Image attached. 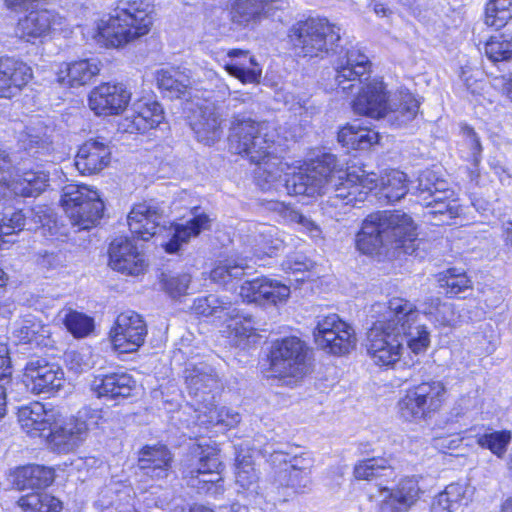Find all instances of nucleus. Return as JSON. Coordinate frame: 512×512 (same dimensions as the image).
<instances>
[{"mask_svg":"<svg viewBox=\"0 0 512 512\" xmlns=\"http://www.w3.org/2000/svg\"><path fill=\"white\" fill-rule=\"evenodd\" d=\"M277 131L271 130V135L266 133L264 136L258 134L259 130H256L255 135H239L235 146L229 138L230 149L237 154L244 153L256 165L254 179L262 191L284 187L291 195L314 197L321 193L328 194L327 207L344 209L363 202L377 187L378 178L375 173H367L362 169L345 171L336 156L329 152H323L311 159L305 169L284 179L283 185L282 175H288L290 165L278 153L284 152L289 146L282 148L279 141L268 139L274 137Z\"/></svg>","mask_w":512,"mask_h":512,"instance_id":"nucleus-1","label":"nucleus"},{"mask_svg":"<svg viewBox=\"0 0 512 512\" xmlns=\"http://www.w3.org/2000/svg\"><path fill=\"white\" fill-rule=\"evenodd\" d=\"M418 315L417 307L403 298L371 306L369 316L373 321L366 347L376 365L393 367L400 360L404 342L414 354L428 348L430 333L425 325L416 324Z\"/></svg>","mask_w":512,"mask_h":512,"instance_id":"nucleus-2","label":"nucleus"},{"mask_svg":"<svg viewBox=\"0 0 512 512\" xmlns=\"http://www.w3.org/2000/svg\"><path fill=\"white\" fill-rule=\"evenodd\" d=\"M416 227L413 219L402 211H378L368 215L357 234L356 246L364 254L379 253L383 247L401 249L406 254L416 251Z\"/></svg>","mask_w":512,"mask_h":512,"instance_id":"nucleus-3","label":"nucleus"},{"mask_svg":"<svg viewBox=\"0 0 512 512\" xmlns=\"http://www.w3.org/2000/svg\"><path fill=\"white\" fill-rule=\"evenodd\" d=\"M152 12L148 0H121L114 14L98 24L97 41L119 48L148 34L153 24Z\"/></svg>","mask_w":512,"mask_h":512,"instance_id":"nucleus-4","label":"nucleus"},{"mask_svg":"<svg viewBox=\"0 0 512 512\" xmlns=\"http://www.w3.org/2000/svg\"><path fill=\"white\" fill-rule=\"evenodd\" d=\"M288 39L296 56L323 58L338 46L340 28L326 18L309 17L289 28Z\"/></svg>","mask_w":512,"mask_h":512,"instance_id":"nucleus-5","label":"nucleus"},{"mask_svg":"<svg viewBox=\"0 0 512 512\" xmlns=\"http://www.w3.org/2000/svg\"><path fill=\"white\" fill-rule=\"evenodd\" d=\"M269 370L273 377L292 381L303 378L310 371V349L296 336L277 339L269 351Z\"/></svg>","mask_w":512,"mask_h":512,"instance_id":"nucleus-6","label":"nucleus"},{"mask_svg":"<svg viewBox=\"0 0 512 512\" xmlns=\"http://www.w3.org/2000/svg\"><path fill=\"white\" fill-rule=\"evenodd\" d=\"M100 418L97 410L84 409L77 417H63L56 413L46 435L49 448L57 453H68L86 438L92 425Z\"/></svg>","mask_w":512,"mask_h":512,"instance_id":"nucleus-7","label":"nucleus"},{"mask_svg":"<svg viewBox=\"0 0 512 512\" xmlns=\"http://www.w3.org/2000/svg\"><path fill=\"white\" fill-rule=\"evenodd\" d=\"M61 204L72 225L80 230L95 226L104 209L99 193L86 185H66L62 190Z\"/></svg>","mask_w":512,"mask_h":512,"instance_id":"nucleus-8","label":"nucleus"},{"mask_svg":"<svg viewBox=\"0 0 512 512\" xmlns=\"http://www.w3.org/2000/svg\"><path fill=\"white\" fill-rule=\"evenodd\" d=\"M446 389L438 380L422 382L407 390L398 403L399 412L407 421H420L436 412L442 405Z\"/></svg>","mask_w":512,"mask_h":512,"instance_id":"nucleus-9","label":"nucleus"},{"mask_svg":"<svg viewBox=\"0 0 512 512\" xmlns=\"http://www.w3.org/2000/svg\"><path fill=\"white\" fill-rule=\"evenodd\" d=\"M218 454L213 448H204L199 445L194 449L183 471L189 486L196 488L200 493L219 492L222 487Z\"/></svg>","mask_w":512,"mask_h":512,"instance_id":"nucleus-10","label":"nucleus"},{"mask_svg":"<svg viewBox=\"0 0 512 512\" xmlns=\"http://www.w3.org/2000/svg\"><path fill=\"white\" fill-rule=\"evenodd\" d=\"M313 336L319 348L333 355H345L356 345L354 329L337 314L319 316Z\"/></svg>","mask_w":512,"mask_h":512,"instance_id":"nucleus-11","label":"nucleus"},{"mask_svg":"<svg viewBox=\"0 0 512 512\" xmlns=\"http://www.w3.org/2000/svg\"><path fill=\"white\" fill-rule=\"evenodd\" d=\"M147 333L142 316L134 311H126L117 316L109 337L115 351L133 353L144 344Z\"/></svg>","mask_w":512,"mask_h":512,"instance_id":"nucleus-12","label":"nucleus"},{"mask_svg":"<svg viewBox=\"0 0 512 512\" xmlns=\"http://www.w3.org/2000/svg\"><path fill=\"white\" fill-rule=\"evenodd\" d=\"M65 19L56 11L41 9L31 11L20 18L15 29L16 35L27 42L44 40L62 29Z\"/></svg>","mask_w":512,"mask_h":512,"instance_id":"nucleus-13","label":"nucleus"},{"mask_svg":"<svg viewBox=\"0 0 512 512\" xmlns=\"http://www.w3.org/2000/svg\"><path fill=\"white\" fill-rule=\"evenodd\" d=\"M238 295L243 302L256 303L262 306L276 305L287 300L290 288L267 277L245 280L239 286Z\"/></svg>","mask_w":512,"mask_h":512,"instance_id":"nucleus-14","label":"nucleus"},{"mask_svg":"<svg viewBox=\"0 0 512 512\" xmlns=\"http://www.w3.org/2000/svg\"><path fill=\"white\" fill-rule=\"evenodd\" d=\"M23 383L35 394L50 393L63 386L64 372L44 359L31 360L25 367Z\"/></svg>","mask_w":512,"mask_h":512,"instance_id":"nucleus-15","label":"nucleus"},{"mask_svg":"<svg viewBox=\"0 0 512 512\" xmlns=\"http://www.w3.org/2000/svg\"><path fill=\"white\" fill-rule=\"evenodd\" d=\"M109 265L122 274L138 276L146 270L145 256L127 237L115 238L109 246Z\"/></svg>","mask_w":512,"mask_h":512,"instance_id":"nucleus-16","label":"nucleus"},{"mask_svg":"<svg viewBox=\"0 0 512 512\" xmlns=\"http://www.w3.org/2000/svg\"><path fill=\"white\" fill-rule=\"evenodd\" d=\"M334 67L337 86L342 92H346L354 87L353 82L361 83L362 77L370 72L371 63L363 52L351 47L336 59Z\"/></svg>","mask_w":512,"mask_h":512,"instance_id":"nucleus-17","label":"nucleus"},{"mask_svg":"<svg viewBox=\"0 0 512 512\" xmlns=\"http://www.w3.org/2000/svg\"><path fill=\"white\" fill-rule=\"evenodd\" d=\"M389 96L384 83L373 79L361 87L352 101V109L358 115L384 120Z\"/></svg>","mask_w":512,"mask_h":512,"instance_id":"nucleus-18","label":"nucleus"},{"mask_svg":"<svg viewBox=\"0 0 512 512\" xmlns=\"http://www.w3.org/2000/svg\"><path fill=\"white\" fill-rule=\"evenodd\" d=\"M420 100L408 89H400L389 96L384 121L389 125H418Z\"/></svg>","mask_w":512,"mask_h":512,"instance_id":"nucleus-19","label":"nucleus"},{"mask_svg":"<svg viewBox=\"0 0 512 512\" xmlns=\"http://www.w3.org/2000/svg\"><path fill=\"white\" fill-rule=\"evenodd\" d=\"M130 96L122 85L104 83L91 91L89 106L97 115L118 114L126 108Z\"/></svg>","mask_w":512,"mask_h":512,"instance_id":"nucleus-20","label":"nucleus"},{"mask_svg":"<svg viewBox=\"0 0 512 512\" xmlns=\"http://www.w3.org/2000/svg\"><path fill=\"white\" fill-rule=\"evenodd\" d=\"M32 78V69L12 57L0 58V97L15 96Z\"/></svg>","mask_w":512,"mask_h":512,"instance_id":"nucleus-21","label":"nucleus"},{"mask_svg":"<svg viewBox=\"0 0 512 512\" xmlns=\"http://www.w3.org/2000/svg\"><path fill=\"white\" fill-rule=\"evenodd\" d=\"M380 490L384 498L379 504L378 512H407L420 495L418 481L414 478L401 480L392 490L387 488Z\"/></svg>","mask_w":512,"mask_h":512,"instance_id":"nucleus-22","label":"nucleus"},{"mask_svg":"<svg viewBox=\"0 0 512 512\" xmlns=\"http://www.w3.org/2000/svg\"><path fill=\"white\" fill-rule=\"evenodd\" d=\"M162 220V211L148 203L135 205L127 216V223L131 233L144 241L157 234Z\"/></svg>","mask_w":512,"mask_h":512,"instance_id":"nucleus-23","label":"nucleus"},{"mask_svg":"<svg viewBox=\"0 0 512 512\" xmlns=\"http://www.w3.org/2000/svg\"><path fill=\"white\" fill-rule=\"evenodd\" d=\"M9 168L10 165L5 169L3 175L6 180H1V185L2 190L12 196L36 197L48 186V174L43 171H27L12 177Z\"/></svg>","mask_w":512,"mask_h":512,"instance_id":"nucleus-24","label":"nucleus"},{"mask_svg":"<svg viewBox=\"0 0 512 512\" xmlns=\"http://www.w3.org/2000/svg\"><path fill=\"white\" fill-rule=\"evenodd\" d=\"M288 5L284 0H236L231 8V19L239 25L256 23L263 14L275 17L273 9H283Z\"/></svg>","mask_w":512,"mask_h":512,"instance_id":"nucleus-25","label":"nucleus"},{"mask_svg":"<svg viewBox=\"0 0 512 512\" xmlns=\"http://www.w3.org/2000/svg\"><path fill=\"white\" fill-rule=\"evenodd\" d=\"M136 381L127 373L99 375L91 383V389L98 397L119 401L132 395Z\"/></svg>","mask_w":512,"mask_h":512,"instance_id":"nucleus-26","label":"nucleus"},{"mask_svg":"<svg viewBox=\"0 0 512 512\" xmlns=\"http://www.w3.org/2000/svg\"><path fill=\"white\" fill-rule=\"evenodd\" d=\"M109 147L98 140L86 141L78 150L75 166L81 174H95L110 162Z\"/></svg>","mask_w":512,"mask_h":512,"instance_id":"nucleus-27","label":"nucleus"},{"mask_svg":"<svg viewBox=\"0 0 512 512\" xmlns=\"http://www.w3.org/2000/svg\"><path fill=\"white\" fill-rule=\"evenodd\" d=\"M172 456L164 445L145 446L139 453L138 467L153 480L167 477Z\"/></svg>","mask_w":512,"mask_h":512,"instance_id":"nucleus-28","label":"nucleus"},{"mask_svg":"<svg viewBox=\"0 0 512 512\" xmlns=\"http://www.w3.org/2000/svg\"><path fill=\"white\" fill-rule=\"evenodd\" d=\"M55 414L54 410H47L42 403L34 402L19 409L18 420L21 428L28 435L44 436Z\"/></svg>","mask_w":512,"mask_h":512,"instance_id":"nucleus-29","label":"nucleus"},{"mask_svg":"<svg viewBox=\"0 0 512 512\" xmlns=\"http://www.w3.org/2000/svg\"><path fill=\"white\" fill-rule=\"evenodd\" d=\"M433 194L428 200L420 201L427 211L425 216L429 217L430 221L435 225L449 224L450 220L459 216L461 206L455 198V193L451 189V195Z\"/></svg>","mask_w":512,"mask_h":512,"instance_id":"nucleus-30","label":"nucleus"},{"mask_svg":"<svg viewBox=\"0 0 512 512\" xmlns=\"http://www.w3.org/2000/svg\"><path fill=\"white\" fill-rule=\"evenodd\" d=\"M473 496V488L464 482L450 483L436 495L432 502L433 512H456L467 505Z\"/></svg>","mask_w":512,"mask_h":512,"instance_id":"nucleus-31","label":"nucleus"},{"mask_svg":"<svg viewBox=\"0 0 512 512\" xmlns=\"http://www.w3.org/2000/svg\"><path fill=\"white\" fill-rule=\"evenodd\" d=\"M12 336L19 344L48 345L50 329L35 315L28 314L14 323Z\"/></svg>","mask_w":512,"mask_h":512,"instance_id":"nucleus-32","label":"nucleus"},{"mask_svg":"<svg viewBox=\"0 0 512 512\" xmlns=\"http://www.w3.org/2000/svg\"><path fill=\"white\" fill-rule=\"evenodd\" d=\"M227 56L231 58L230 63H226V72L239 79L242 83H259L262 68L256 62L248 51L241 49H231Z\"/></svg>","mask_w":512,"mask_h":512,"instance_id":"nucleus-33","label":"nucleus"},{"mask_svg":"<svg viewBox=\"0 0 512 512\" xmlns=\"http://www.w3.org/2000/svg\"><path fill=\"white\" fill-rule=\"evenodd\" d=\"M210 219L204 214H193V217L185 223H175L173 227V235L163 247L168 253L177 252L180 247L187 243L192 237H196L204 229L209 226Z\"/></svg>","mask_w":512,"mask_h":512,"instance_id":"nucleus-34","label":"nucleus"},{"mask_svg":"<svg viewBox=\"0 0 512 512\" xmlns=\"http://www.w3.org/2000/svg\"><path fill=\"white\" fill-rule=\"evenodd\" d=\"M132 118L134 128H157L165 120L163 107L157 101L139 100L133 104V109L127 111L126 119Z\"/></svg>","mask_w":512,"mask_h":512,"instance_id":"nucleus-35","label":"nucleus"},{"mask_svg":"<svg viewBox=\"0 0 512 512\" xmlns=\"http://www.w3.org/2000/svg\"><path fill=\"white\" fill-rule=\"evenodd\" d=\"M100 71L97 59H83L65 64V70L59 73V81L71 87L89 83Z\"/></svg>","mask_w":512,"mask_h":512,"instance_id":"nucleus-36","label":"nucleus"},{"mask_svg":"<svg viewBox=\"0 0 512 512\" xmlns=\"http://www.w3.org/2000/svg\"><path fill=\"white\" fill-rule=\"evenodd\" d=\"M413 184L414 193L419 201L428 200L433 194H436L435 196L442 193L451 195L449 183L433 169L419 171Z\"/></svg>","mask_w":512,"mask_h":512,"instance_id":"nucleus-37","label":"nucleus"},{"mask_svg":"<svg viewBox=\"0 0 512 512\" xmlns=\"http://www.w3.org/2000/svg\"><path fill=\"white\" fill-rule=\"evenodd\" d=\"M268 209L278 213L284 222L298 225L303 231L309 233L312 238L320 237V227L296 208L283 202L269 201Z\"/></svg>","mask_w":512,"mask_h":512,"instance_id":"nucleus-38","label":"nucleus"},{"mask_svg":"<svg viewBox=\"0 0 512 512\" xmlns=\"http://www.w3.org/2000/svg\"><path fill=\"white\" fill-rule=\"evenodd\" d=\"M254 242V255L258 258L275 256L286 247L284 239L273 226H261L254 236Z\"/></svg>","mask_w":512,"mask_h":512,"instance_id":"nucleus-39","label":"nucleus"},{"mask_svg":"<svg viewBox=\"0 0 512 512\" xmlns=\"http://www.w3.org/2000/svg\"><path fill=\"white\" fill-rule=\"evenodd\" d=\"M354 476L358 480L367 481L392 477V459L373 457L359 461L354 467Z\"/></svg>","mask_w":512,"mask_h":512,"instance_id":"nucleus-40","label":"nucleus"},{"mask_svg":"<svg viewBox=\"0 0 512 512\" xmlns=\"http://www.w3.org/2000/svg\"><path fill=\"white\" fill-rule=\"evenodd\" d=\"M229 310L230 307L226 306V316L230 317L229 322L226 320V338L234 346L245 347L249 343V338L254 335L252 321L248 317L234 314L236 309Z\"/></svg>","mask_w":512,"mask_h":512,"instance_id":"nucleus-41","label":"nucleus"},{"mask_svg":"<svg viewBox=\"0 0 512 512\" xmlns=\"http://www.w3.org/2000/svg\"><path fill=\"white\" fill-rule=\"evenodd\" d=\"M407 175L399 170H390L385 172L380 178V198H384L388 203L397 202L408 192Z\"/></svg>","mask_w":512,"mask_h":512,"instance_id":"nucleus-42","label":"nucleus"},{"mask_svg":"<svg viewBox=\"0 0 512 512\" xmlns=\"http://www.w3.org/2000/svg\"><path fill=\"white\" fill-rule=\"evenodd\" d=\"M421 312L435 326L450 327L456 323V315L452 304L441 302L437 297H429L421 305Z\"/></svg>","mask_w":512,"mask_h":512,"instance_id":"nucleus-43","label":"nucleus"},{"mask_svg":"<svg viewBox=\"0 0 512 512\" xmlns=\"http://www.w3.org/2000/svg\"><path fill=\"white\" fill-rule=\"evenodd\" d=\"M156 82L159 89L168 93L171 98H181L185 96L191 81L177 70L160 69L156 72Z\"/></svg>","mask_w":512,"mask_h":512,"instance_id":"nucleus-44","label":"nucleus"},{"mask_svg":"<svg viewBox=\"0 0 512 512\" xmlns=\"http://www.w3.org/2000/svg\"><path fill=\"white\" fill-rule=\"evenodd\" d=\"M235 481L243 489H250L257 483L258 475L253 467L252 457L248 453L243 454L244 443L234 445Z\"/></svg>","mask_w":512,"mask_h":512,"instance_id":"nucleus-45","label":"nucleus"},{"mask_svg":"<svg viewBox=\"0 0 512 512\" xmlns=\"http://www.w3.org/2000/svg\"><path fill=\"white\" fill-rule=\"evenodd\" d=\"M53 471L39 465H29L17 473V482L21 488H42L53 482Z\"/></svg>","mask_w":512,"mask_h":512,"instance_id":"nucleus-46","label":"nucleus"},{"mask_svg":"<svg viewBox=\"0 0 512 512\" xmlns=\"http://www.w3.org/2000/svg\"><path fill=\"white\" fill-rule=\"evenodd\" d=\"M438 283L448 297H455L472 288V282L466 273L457 268H449L440 273Z\"/></svg>","mask_w":512,"mask_h":512,"instance_id":"nucleus-47","label":"nucleus"},{"mask_svg":"<svg viewBox=\"0 0 512 512\" xmlns=\"http://www.w3.org/2000/svg\"><path fill=\"white\" fill-rule=\"evenodd\" d=\"M19 505L24 512H60L61 502L45 492H34L22 496Z\"/></svg>","mask_w":512,"mask_h":512,"instance_id":"nucleus-48","label":"nucleus"},{"mask_svg":"<svg viewBox=\"0 0 512 512\" xmlns=\"http://www.w3.org/2000/svg\"><path fill=\"white\" fill-rule=\"evenodd\" d=\"M338 141L354 150H366L379 141L376 130H339Z\"/></svg>","mask_w":512,"mask_h":512,"instance_id":"nucleus-49","label":"nucleus"},{"mask_svg":"<svg viewBox=\"0 0 512 512\" xmlns=\"http://www.w3.org/2000/svg\"><path fill=\"white\" fill-rule=\"evenodd\" d=\"M512 19V0H489L485 9V23L489 27L501 29Z\"/></svg>","mask_w":512,"mask_h":512,"instance_id":"nucleus-50","label":"nucleus"},{"mask_svg":"<svg viewBox=\"0 0 512 512\" xmlns=\"http://www.w3.org/2000/svg\"><path fill=\"white\" fill-rule=\"evenodd\" d=\"M185 373V380L189 393L195 397H201L204 400L205 398L202 395L209 392L216 383L213 375L197 367H193L192 369L188 368Z\"/></svg>","mask_w":512,"mask_h":512,"instance_id":"nucleus-51","label":"nucleus"},{"mask_svg":"<svg viewBox=\"0 0 512 512\" xmlns=\"http://www.w3.org/2000/svg\"><path fill=\"white\" fill-rule=\"evenodd\" d=\"M511 441L509 431H492L477 436V444L482 448L489 449L494 455L501 458L507 451Z\"/></svg>","mask_w":512,"mask_h":512,"instance_id":"nucleus-52","label":"nucleus"},{"mask_svg":"<svg viewBox=\"0 0 512 512\" xmlns=\"http://www.w3.org/2000/svg\"><path fill=\"white\" fill-rule=\"evenodd\" d=\"M64 324L77 338L88 336L94 329L93 318L77 311H69L65 316Z\"/></svg>","mask_w":512,"mask_h":512,"instance_id":"nucleus-53","label":"nucleus"},{"mask_svg":"<svg viewBox=\"0 0 512 512\" xmlns=\"http://www.w3.org/2000/svg\"><path fill=\"white\" fill-rule=\"evenodd\" d=\"M484 53L492 62L509 60L512 57V43L503 34L500 38L491 37L485 43Z\"/></svg>","mask_w":512,"mask_h":512,"instance_id":"nucleus-54","label":"nucleus"},{"mask_svg":"<svg viewBox=\"0 0 512 512\" xmlns=\"http://www.w3.org/2000/svg\"><path fill=\"white\" fill-rule=\"evenodd\" d=\"M276 481L281 486L290 487L295 492H303L311 483L310 474L284 468L278 472Z\"/></svg>","mask_w":512,"mask_h":512,"instance_id":"nucleus-55","label":"nucleus"},{"mask_svg":"<svg viewBox=\"0 0 512 512\" xmlns=\"http://www.w3.org/2000/svg\"><path fill=\"white\" fill-rule=\"evenodd\" d=\"M90 357L91 353L88 350H71L65 353V363L69 370L82 373L92 367Z\"/></svg>","mask_w":512,"mask_h":512,"instance_id":"nucleus-56","label":"nucleus"},{"mask_svg":"<svg viewBox=\"0 0 512 512\" xmlns=\"http://www.w3.org/2000/svg\"><path fill=\"white\" fill-rule=\"evenodd\" d=\"M190 283L188 274L165 275L163 277V288L173 298L179 297L186 293Z\"/></svg>","mask_w":512,"mask_h":512,"instance_id":"nucleus-57","label":"nucleus"},{"mask_svg":"<svg viewBox=\"0 0 512 512\" xmlns=\"http://www.w3.org/2000/svg\"><path fill=\"white\" fill-rule=\"evenodd\" d=\"M281 266L286 273L304 275L312 266V262L304 254L295 252L287 255Z\"/></svg>","mask_w":512,"mask_h":512,"instance_id":"nucleus-58","label":"nucleus"},{"mask_svg":"<svg viewBox=\"0 0 512 512\" xmlns=\"http://www.w3.org/2000/svg\"><path fill=\"white\" fill-rule=\"evenodd\" d=\"M274 446L275 444H266L261 452L264 456L269 457L268 461L274 468H279V471H281L283 469L281 467L282 465L287 467L291 452L284 451L281 448Z\"/></svg>","mask_w":512,"mask_h":512,"instance_id":"nucleus-59","label":"nucleus"},{"mask_svg":"<svg viewBox=\"0 0 512 512\" xmlns=\"http://www.w3.org/2000/svg\"><path fill=\"white\" fill-rule=\"evenodd\" d=\"M314 460L310 453L291 454L286 468L311 474Z\"/></svg>","mask_w":512,"mask_h":512,"instance_id":"nucleus-60","label":"nucleus"},{"mask_svg":"<svg viewBox=\"0 0 512 512\" xmlns=\"http://www.w3.org/2000/svg\"><path fill=\"white\" fill-rule=\"evenodd\" d=\"M248 268L249 266L246 263V259H240L239 261L226 259V277L241 279V277L246 274L245 270Z\"/></svg>","mask_w":512,"mask_h":512,"instance_id":"nucleus-61","label":"nucleus"},{"mask_svg":"<svg viewBox=\"0 0 512 512\" xmlns=\"http://www.w3.org/2000/svg\"><path fill=\"white\" fill-rule=\"evenodd\" d=\"M33 219L35 224H39L35 226V229L45 228L48 226V229L51 230L52 220V211L45 207H37L32 211Z\"/></svg>","mask_w":512,"mask_h":512,"instance_id":"nucleus-62","label":"nucleus"},{"mask_svg":"<svg viewBox=\"0 0 512 512\" xmlns=\"http://www.w3.org/2000/svg\"><path fill=\"white\" fill-rule=\"evenodd\" d=\"M10 371L9 367L0 371V419L6 414V389L5 384L9 382Z\"/></svg>","mask_w":512,"mask_h":512,"instance_id":"nucleus-63","label":"nucleus"},{"mask_svg":"<svg viewBox=\"0 0 512 512\" xmlns=\"http://www.w3.org/2000/svg\"><path fill=\"white\" fill-rule=\"evenodd\" d=\"M467 137L471 145L473 165L478 166L480 163V154L482 151L480 140L474 130H468Z\"/></svg>","mask_w":512,"mask_h":512,"instance_id":"nucleus-64","label":"nucleus"}]
</instances>
